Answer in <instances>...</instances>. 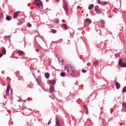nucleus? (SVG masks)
I'll return each instance as SVG.
<instances>
[{"mask_svg": "<svg viewBox=\"0 0 126 126\" xmlns=\"http://www.w3.org/2000/svg\"><path fill=\"white\" fill-rule=\"evenodd\" d=\"M97 2L99 4H102V5H105L106 4H107V2L106 1H102L100 0H98L97 1Z\"/></svg>", "mask_w": 126, "mask_h": 126, "instance_id": "nucleus-6", "label": "nucleus"}, {"mask_svg": "<svg viewBox=\"0 0 126 126\" xmlns=\"http://www.w3.org/2000/svg\"><path fill=\"white\" fill-rule=\"evenodd\" d=\"M27 27H29V28L32 27V25L31 23H28L27 24Z\"/></svg>", "mask_w": 126, "mask_h": 126, "instance_id": "nucleus-24", "label": "nucleus"}, {"mask_svg": "<svg viewBox=\"0 0 126 126\" xmlns=\"http://www.w3.org/2000/svg\"><path fill=\"white\" fill-rule=\"evenodd\" d=\"M51 32L52 33H53V34H55V33H57V31L55 30L54 29H51Z\"/></svg>", "mask_w": 126, "mask_h": 126, "instance_id": "nucleus-21", "label": "nucleus"}, {"mask_svg": "<svg viewBox=\"0 0 126 126\" xmlns=\"http://www.w3.org/2000/svg\"><path fill=\"white\" fill-rule=\"evenodd\" d=\"M23 101H24V102H26V101L25 100H23Z\"/></svg>", "mask_w": 126, "mask_h": 126, "instance_id": "nucleus-46", "label": "nucleus"}, {"mask_svg": "<svg viewBox=\"0 0 126 126\" xmlns=\"http://www.w3.org/2000/svg\"><path fill=\"white\" fill-rule=\"evenodd\" d=\"M49 97H50V98H52V96L50 95Z\"/></svg>", "mask_w": 126, "mask_h": 126, "instance_id": "nucleus-43", "label": "nucleus"}, {"mask_svg": "<svg viewBox=\"0 0 126 126\" xmlns=\"http://www.w3.org/2000/svg\"><path fill=\"white\" fill-rule=\"evenodd\" d=\"M3 17V14L2 13H0V19H1Z\"/></svg>", "mask_w": 126, "mask_h": 126, "instance_id": "nucleus-25", "label": "nucleus"}, {"mask_svg": "<svg viewBox=\"0 0 126 126\" xmlns=\"http://www.w3.org/2000/svg\"><path fill=\"white\" fill-rule=\"evenodd\" d=\"M86 21L87 22H89V23H92V21H91V19H89V18H87L86 19Z\"/></svg>", "mask_w": 126, "mask_h": 126, "instance_id": "nucleus-18", "label": "nucleus"}, {"mask_svg": "<svg viewBox=\"0 0 126 126\" xmlns=\"http://www.w3.org/2000/svg\"><path fill=\"white\" fill-rule=\"evenodd\" d=\"M121 88V84L119 83L118 82H116V89H119Z\"/></svg>", "mask_w": 126, "mask_h": 126, "instance_id": "nucleus-13", "label": "nucleus"}, {"mask_svg": "<svg viewBox=\"0 0 126 126\" xmlns=\"http://www.w3.org/2000/svg\"><path fill=\"white\" fill-rule=\"evenodd\" d=\"M2 57V53L0 54V58H1Z\"/></svg>", "mask_w": 126, "mask_h": 126, "instance_id": "nucleus-36", "label": "nucleus"}, {"mask_svg": "<svg viewBox=\"0 0 126 126\" xmlns=\"http://www.w3.org/2000/svg\"><path fill=\"white\" fill-rule=\"evenodd\" d=\"M35 51H36V52H39V50H38V49H36Z\"/></svg>", "mask_w": 126, "mask_h": 126, "instance_id": "nucleus-40", "label": "nucleus"}, {"mask_svg": "<svg viewBox=\"0 0 126 126\" xmlns=\"http://www.w3.org/2000/svg\"><path fill=\"white\" fill-rule=\"evenodd\" d=\"M56 126H61L60 123H59V120H58V118H57L56 119Z\"/></svg>", "mask_w": 126, "mask_h": 126, "instance_id": "nucleus-14", "label": "nucleus"}, {"mask_svg": "<svg viewBox=\"0 0 126 126\" xmlns=\"http://www.w3.org/2000/svg\"><path fill=\"white\" fill-rule=\"evenodd\" d=\"M63 2H64V0H63Z\"/></svg>", "mask_w": 126, "mask_h": 126, "instance_id": "nucleus-45", "label": "nucleus"}, {"mask_svg": "<svg viewBox=\"0 0 126 126\" xmlns=\"http://www.w3.org/2000/svg\"><path fill=\"white\" fill-rule=\"evenodd\" d=\"M119 65L122 67H126V63H124L123 61V59H120L118 63Z\"/></svg>", "mask_w": 126, "mask_h": 126, "instance_id": "nucleus-2", "label": "nucleus"}, {"mask_svg": "<svg viewBox=\"0 0 126 126\" xmlns=\"http://www.w3.org/2000/svg\"><path fill=\"white\" fill-rule=\"evenodd\" d=\"M95 10L96 13H101V12L100 11V9H99V6H95Z\"/></svg>", "mask_w": 126, "mask_h": 126, "instance_id": "nucleus-7", "label": "nucleus"}, {"mask_svg": "<svg viewBox=\"0 0 126 126\" xmlns=\"http://www.w3.org/2000/svg\"><path fill=\"white\" fill-rule=\"evenodd\" d=\"M17 54H18L19 57L20 56H25V53H24V52L22 51H18Z\"/></svg>", "mask_w": 126, "mask_h": 126, "instance_id": "nucleus-5", "label": "nucleus"}, {"mask_svg": "<svg viewBox=\"0 0 126 126\" xmlns=\"http://www.w3.org/2000/svg\"><path fill=\"white\" fill-rule=\"evenodd\" d=\"M18 107L19 108L20 107V105H19Z\"/></svg>", "mask_w": 126, "mask_h": 126, "instance_id": "nucleus-44", "label": "nucleus"}, {"mask_svg": "<svg viewBox=\"0 0 126 126\" xmlns=\"http://www.w3.org/2000/svg\"><path fill=\"white\" fill-rule=\"evenodd\" d=\"M32 75H33L34 78H36V76L35 75V74H34V73H32Z\"/></svg>", "mask_w": 126, "mask_h": 126, "instance_id": "nucleus-37", "label": "nucleus"}, {"mask_svg": "<svg viewBox=\"0 0 126 126\" xmlns=\"http://www.w3.org/2000/svg\"><path fill=\"white\" fill-rule=\"evenodd\" d=\"M64 70H66L67 74V75H71L72 77H73L75 75V69L73 66H70L69 67L66 65L64 67Z\"/></svg>", "mask_w": 126, "mask_h": 126, "instance_id": "nucleus-1", "label": "nucleus"}, {"mask_svg": "<svg viewBox=\"0 0 126 126\" xmlns=\"http://www.w3.org/2000/svg\"><path fill=\"white\" fill-rule=\"evenodd\" d=\"M35 5L36 6H39L40 7V6H42V1L40 0H35L34 1Z\"/></svg>", "mask_w": 126, "mask_h": 126, "instance_id": "nucleus-3", "label": "nucleus"}, {"mask_svg": "<svg viewBox=\"0 0 126 126\" xmlns=\"http://www.w3.org/2000/svg\"><path fill=\"white\" fill-rule=\"evenodd\" d=\"M76 85H77L78 84L77 83V82H76Z\"/></svg>", "mask_w": 126, "mask_h": 126, "instance_id": "nucleus-42", "label": "nucleus"}, {"mask_svg": "<svg viewBox=\"0 0 126 126\" xmlns=\"http://www.w3.org/2000/svg\"><path fill=\"white\" fill-rule=\"evenodd\" d=\"M9 90H10V85H8L6 90V96H8V95H9L8 94L9 93Z\"/></svg>", "mask_w": 126, "mask_h": 126, "instance_id": "nucleus-4", "label": "nucleus"}, {"mask_svg": "<svg viewBox=\"0 0 126 126\" xmlns=\"http://www.w3.org/2000/svg\"><path fill=\"white\" fill-rule=\"evenodd\" d=\"M123 93H126V86L124 87L122 90Z\"/></svg>", "mask_w": 126, "mask_h": 126, "instance_id": "nucleus-20", "label": "nucleus"}, {"mask_svg": "<svg viewBox=\"0 0 126 126\" xmlns=\"http://www.w3.org/2000/svg\"><path fill=\"white\" fill-rule=\"evenodd\" d=\"M87 71H86V70L85 69H82V72H83V73H86V72H87Z\"/></svg>", "mask_w": 126, "mask_h": 126, "instance_id": "nucleus-29", "label": "nucleus"}, {"mask_svg": "<svg viewBox=\"0 0 126 126\" xmlns=\"http://www.w3.org/2000/svg\"><path fill=\"white\" fill-rule=\"evenodd\" d=\"M61 63H62L63 64V60H62Z\"/></svg>", "mask_w": 126, "mask_h": 126, "instance_id": "nucleus-39", "label": "nucleus"}, {"mask_svg": "<svg viewBox=\"0 0 126 126\" xmlns=\"http://www.w3.org/2000/svg\"><path fill=\"white\" fill-rule=\"evenodd\" d=\"M84 109L86 111L87 110H88V108H87V106L85 105H84L83 106Z\"/></svg>", "mask_w": 126, "mask_h": 126, "instance_id": "nucleus-23", "label": "nucleus"}, {"mask_svg": "<svg viewBox=\"0 0 126 126\" xmlns=\"http://www.w3.org/2000/svg\"><path fill=\"white\" fill-rule=\"evenodd\" d=\"M71 36H72V38H73V34L70 33V37H71Z\"/></svg>", "mask_w": 126, "mask_h": 126, "instance_id": "nucleus-34", "label": "nucleus"}, {"mask_svg": "<svg viewBox=\"0 0 126 126\" xmlns=\"http://www.w3.org/2000/svg\"><path fill=\"white\" fill-rule=\"evenodd\" d=\"M119 55H118V54H116V55H115L116 58H118V57H119Z\"/></svg>", "mask_w": 126, "mask_h": 126, "instance_id": "nucleus-35", "label": "nucleus"}, {"mask_svg": "<svg viewBox=\"0 0 126 126\" xmlns=\"http://www.w3.org/2000/svg\"><path fill=\"white\" fill-rule=\"evenodd\" d=\"M51 123H52V121L51 120H49L48 123V125H50Z\"/></svg>", "mask_w": 126, "mask_h": 126, "instance_id": "nucleus-33", "label": "nucleus"}, {"mask_svg": "<svg viewBox=\"0 0 126 126\" xmlns=\"http://www.w3.org/2000/svg\"><path fill=\"white\" fill-rule=\"evenodd\" d=\"M60 0H56V1H57V2H59L60 1Z\"/></svg>", "mask_w": 126, "mask_h": 126, "instance_id": "nucleus-38", "label": "nucleus"}, {"mask_svg": "<svg viewBox=\"0 0 126 126\" xmlns=\"http://www.w3.org/2000/svg\"><path fill=\"white\" fill-rule=\"evenodd\" d=\"M6 20H7L8 21H9V20H11L10 19V16H7L6 17Z\"/></svg>", "mask_w": 126, "mask_h": 126, "instance_id": "nucleus-22", "label": "nucleus"}, {"mask_svg": "<svg viewBox=\"0 0 126 126\" xmlns=\"http://www.w3.org/2000/svg\"><path fill=\"white\" fill-rule=\"evenodd\" d=\"M51 98H52V99H53V100H55L54 98H53V97H51Z\"/></svg>", "mask_w": 126, "mask_h": 126, "instance_id": "nucleus-41", "label": "nucleus"}, {"mask_svg": "<svg viewBox=\"0 0 126 126\" xmlns=\"http://www.w3.org/2000/svg\"><path fill=\"white\" fill-rule=\"evenodd\" d=\"M94 7V4H91L89 6V9L91 10V9H92Z\"/></svg>", "mask_w": 126, "mask_h": 126, "instance_id": "nucleus-16", "label": "nucleus"}, {"mask_svg": "<svg viewBox=\"0 0 126 126\" xmlns=\"http://www.w3.org/2000/svg\"><path fill=\"white\" fill-rule=\"evenodd\" d=\"M61 76H62V77H64V72H61L60 74Z\"/></svg>", "mask_w": 126, "mask_h": 126, "instance_id": "nucleus-27", "label": "nucleus"}, {"mask_svg": "<svg viewBox=\"0 0 126 126\" xmlns=\"http://www.w3.org/2000/svg\"><path fill=\"white\" fill-rule=\"evenodd\" d=\"M22 98H20L18 100V102H22Z\"/></svg>", "mask_w": 126, "mask_h": 126, "instance_id": "nucleus-31", "label": "nucleus"}, {"mask_svg": "<svg viewBox=\"0 0 126 126\" xmlns=\"http://www.w3.org/2000/svg\"><path fill=\"white\" fill-rule=\"evenodd\" d=\"M64 81H62V82H61V84H62V85H63V86H64Z\"/></svg>", "mask_w": 126, "mask_h": 126, "instance_id": "nucleus-30", "label": "nucleus"}, {"mask_svg": "<svg viewBox=\"0 0 126 126\" xmlns=\"http://www.w3.org/2000/svg\"><path fill=\"white\" fill-rule=\"evenodd\" d=\"M100 22L102 24H105V21L103 20H100Z\"/></svg>", "mask_w": 126, "mask_h": 126, "instance_id": "nucleus-28", "label": "nucleus"}, {"mask_svg": "<svg viewBox=\"0 0 126 126\" xmlns=\"http://www.w3.org/2000/svg\"><path fill=\"white\" fill-rule=\"evenodd\" d=\"M50 92H54V91H55V87H54L52 86H51L50 87Z\"/></svg>", "mask_w": 126, "mask_h": 126, "instance_id": "nucleus-11", "label": "nucleus"}, {"mask_svg": "<svg viewBox=\"0 0 126 126\" xmlns=\"http://www.w3.org/2000/svg\"><path fill=\"white\" fill-rule=\"evenodd\" d=\"M103 27H105V26L103 25Z\"/></svg>", "mask_w": 126, "mask_h": 126, "instance_id": "nucleus-47", "label": "nucleus"}, {"mask_svg": "<svg viewBox=\"0 0 126 126\" xmlns=\"http://www.w3.org/2000/svg\"><path fill=\"white\" fill-rule=\"evenodd\" d=\"M55 22H56V23H59V22H60V19H58V18H56L55 19Z\"/></svg>", "mask_w": 126, "mask_h": 126, "instance_id": "nucleus-19", "label": "nucleus"}, {"mask_svg": "<svg viewBox=\"0 0 126 126\" xmlns=\"http://www.w3.org/2000/svg\"><path fill=\"white\" fill-rule=\"evenodd\" d=\"M85 114H86V115H88V109H87V110H86Z\"/></svg>", "mask_w": 126, "mask_h": 126, "instance_id": "nucleus-32", "label": "nucleus"}, {"mask_svg": "<svg viewBox=\"0 0 126 126\" xmlns=\"http://www.w3.org/2000/svg\"><path fill=\"white\" fill-rule=\"evenodd\" d=\"M63 27L64 28L65 30H67V25L66 24H63Z\"/></svg>", "mask_w": 126, "mask_h": 126, "instance_id": "nucleus-15", "label": "nucleus"}, {"mask_svg": "<svg viewBox=\"0 0 126 126\" xmlns=\"http://www.w3.org/2000/svg\"><path fill=\"white\" fill-rule=\"evenodd\" d=\"M1 49H2L1 51L2 53H3V55H5L6 54V50H5L4 47H2Z\"/></svg>", "mask_w": 126, "mask_h": 126, "instance_id": "nucleus-10", "label": "nucleus"}, {"mask_svg": "<svg viewBox=\"0 0 126 126\" xmlns=\"http://www.w3.org/2000/svg\"><path fill=\"white\" fill-rule=\"evenodd\" d=\"M98 64V61H95L94 63V66H96Z\"/></svg>", "mask_w": 126, "mask_h": 126, "instance_id": "nucleus-26", "label": "nucleus"}, {"mask_svg": "<svg viewBox=\"0 0 126 126\" xmlns=\"http://www.w3.org/2000/svg\"><path fill=\"white\" fill-rule=\"evenodd\" d=\"M19 14V11H17L14 13L13 14V18L15 19L17 16H18V15Z\"/></svg>", "mask_w": 126, "mask_h": 126, "instance_id": "nucleus-8", "label": "nucleus"}, {"mask_svg": "<svg viewBox=\"0 0 126 126\" xmlns=\"http://www.w3.org/2000/svg\"><path fill=\"white\" fill-rule=\"evenodd\" d=\"M45 76L46 78H49V77H50V74H49V73H45Z\"/></svg>", "mask_w": 126, "mask_h": 126, "instance_id": "nucleus-17", "label": "nucleus"}, {"mask_svg": "<svg viewBox=\"0 0 126 126\" xmlns=\"http://www.w3.org/2000/svg\"><path fill=\"white\" fill-rule=\"evenodd\" d=\"M46 1H48V0H46Z\"/></svg>", "mask_w": 126, "mask_h": 126, "instance_id": "nucleus-48", "label": "nucleus"}, {"mask_svg": "<svg viewBox=\"0 0 126 126\" xmlns=\"http://www.w3.org/2000/svg\"><path fill=\"white\" fill-rule=\"evenodd\" d=\"M49 83L50 84H53V85H55V84H56V81H55V80H51L49 81Z\"/></svg>", "mask_w": 126, "mask_h": 126, "instance_id": "nucleus-12", "label": "nucleus"}, {"mask_svg": "<svg viewBox=\"0 0 126 126\" xmlns=\"http://www.w3.org/2000/svg\"><path fill=\"white\" fill-rule=\"evenodd\" d=\"M64 9L66 12V14H67V12L68 11V7H67V5H65L64 6Z\"/></svg>", "mask_w": 126, "mask_h": 126, "instance_id": "nucleus-9", "label": "nucleus"}]
</instances>
